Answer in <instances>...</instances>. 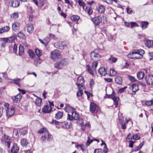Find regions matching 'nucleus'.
I'll use <instances>...</instances> for the list:
<instances>
[{"label": "nucleus", "instance_id": "4c0bfd02", "mask_svg": "<svg viewBox=\"0 0 153 153\" xmlns=\"http://www.w3.org/2000/svg\"><path fill=\"white\" fill-rule=\"evenodd\" d=\"M114 102L115 103V105L116 106V107H117V105H118V100H119V98L118 97H115L114 96V97L112 99Z\"/></svg>", "mask_w": 153, "mask_h": 153}, {"label": "nucleus", "instance_id": "0e129e2a", "mask_svg": "<svg viewBox=\"0 0 153 153\" xmlns=\"http://www.w3.org/2000/svg\"><path fill=\"white\" fill-rule=\"evenodd\" d=\"M17 45L15 44L13 46V52L14 53H16L17 50Z\"/></svg>", "mask_w": 153, "mask_h": 153}, {"label": "nucleus", "instance_id": "9d476101", "mask_svg": "<svg viewBox=\"0 0 153 153\" xmlns=\"http://www.w3.org/2000/svg\"><path fill=\"white\" fill-rule=\"evenodd\" d=\"M14 108L13 106L10 107L6 110V115L8 117H10L13 116L15 113Z\"/></svg>", "mask_w": 153, "mask_h": 153}, {"label": "nucleus", "instance_id": "7ed1b4c3", "mask_svg": "<svg viewBox=\"0 0 153 153\" xmlns=\"http://www.w3.org/2000/svg\"><path fill=\"white\" fill-rule=\"evenodd\" d=\"M128 56L131 59H140L142 58L143 56L141 54H138L136 50H134L132 53L128 54Z\"/></svg>", "mask_w": 153, "mask_h": 153}, {"label": "nucleus", "instance_id": "a18cd8bd", "mask_svg": "<svg viewBox=\"0 0 153 153\" xmlns=\"http://www.w3.org/2000/svg\"><path fill=\"white\" fill-rule=\"evenodd\" d=\"M19 16L18 13L15 12L12 14L11 17L12 18H13L14 19H16L18 18Z\"/></svg>", "mask_w": 153, "mask_h": 153}, {"label": "nucleus", "instance_id": "e433bc0d", "mask_svg": "<svg viewBox=\"0 0 153 153\" xmlns=\"http://www.w3.org/2000/svg\"><path fill=\"white\" fill-rule=\"evenodd\" d=\"M105 11V8L103 5H101L99 6V8L98 11L99 13H102Z\"/></svg>", "mask_w": 153, "mask_h": 153}, {"label": "nucleus", "instance_id": "cd10ccee", "mask_svg": "<svg viewBox=\"0 0 153 153\" xmlns=\"http://www.w3.org/2000/svg\"><path fill=\"white\" fill-rule=\"evenodd\" d=\"M79 91L77 93V97H80L83 94V91L85 89V88H82L81 87H78Z\"/></svg>", "mask_w": 153, "mask_h": 153}, {"label": "nucleus", "instance_id": "1a4fd4ad", "mask_svg": "<svg viewBox=\"0 0 153 153\" xmlns=\"http://www.w3.org/2000/svg\"><path fill=\"white\" fill-rule=\"evenodd\" d=\"M90 57L91 60L94 61L99 60L100 59L101 56L99 54L93 51L90 54Z\"/></svg>", "mask_w": 153, "mask_h": 153}, {"label": "nucleus", "instance_id": "393cba45", "mask_svg": "<svg viewBox=\"0 0 153 153\" xmlns=\"http://www.w3.org/2000/svg\"><path fill=\"white\" fill-rule=\"evenodd\" d=\"M33 25L32 24H29L27 26V31L30 33H32L33 30Z\"/></svg>", "mask_w": 153, "mask_h": 153}, {"label": "nucleus", "instance_id": "864d4df0", "mask_svg": "<svg viewBox=\"0 0 153 153\" xmlns=\"http://www.w3.org/2000/svg\"><path fill=\"white\" fill-rule=\"evenodd\" d=\"M51 123L53 124H55L56 125H59L60 124V122L55 120L53 119Z\"/></svg>", "mask_w": 153, "mask_h": 153}, {"label": "nucleus", "instance_id": "c03bdc74", "mask_svg": "<svg viewBox=\"0 0 153 153\" xmlns=\"http://www.w3.org/2000/svg\"><path fill=\"white\" fill-rule=\"evenodd\" d=\"M78 3L79 4V5L81 7H83V9H84V7H85V3L81 0H78Z\"/></svg>", "mask_w": 153, "mask_h": 153}, {"label": "nucleus", "instance_id": "6e6552de", "mask_svg": "<svg viewBox=\"0 0 153 153\" xmlns=\"http://www.w3.org/2000/svg\"><path fill=\"white\" fill-rule=\"evenodd\" d=\"M145 80L148 85L153 84V76L151 74L147 75L145 78Z\"/></svg>", "mask_w": 153, "mask_h": 153}, {"label": "nucleus", "instance_id": "a211bd4d", "mask_svg": "<svg viewBox=\"0 0 153 153\" xmlns=\"http://www.w3.org/2000/svg\"><path fill=\"white\" fill-rule=\"evenodd\" d=\"M22 98V95L20 94H19L16 96H15L13 98L14 102H20Z\"/></svg>", "mask_w": 153, "mask_h": 153}, {"label": "nucleus", "instance_id": "f8f14e48", "mask_svg": "<svg viewBox=\"0 0 153 153\" xmlns=\"http://www.w3.org/2000/svg\"><path fill=\"white\" fill-rule=\"evenodd\" d=\"M20 24L18 22H15L12 25V29L15 32H18L20 29Z\"/></svg>", "mask_w": 153, "mask_h": 153}, {"label": "nucleus", "instance_id": "4468645a", "mask_svg": "<svg viewBox=\"0 0 153 153\" xmlns=\"http://www.w3.org/2000/svg\"><path fill=\"white\" fill-rule=\"evenodd\" d=\"M54 45L57 48L60 49H63L66 46L65 45L63 44V42H56L54 44Z\"/></svg>", "mask_w": 153, "mask_h": 153}, {"label": "nucleus", "instance_id": "69168bd1", "mask_svg": "<svg viewBox=\"0 0 153 153\" xmlns=\"http://www.w3.org/2000/svg\"><path fill=\"white\" fill-rule=\"evenodd\" d=\"M23 36L24 34L21 32H19L18 34V36L20 39L23 38Z\"/></svg>", "mask_w": 153, "mask_h": 153}, {"label": "nucleus", "instance_id": "13d9d810", "mask_svg": "<svg viewBox=\"0 0 153 153\" xmlns=\"http://www.w3.org/2000/svg\"><path fill=\"white\" fill-rule=\"evenodd\" d=\"M8 38L9 39V40H8L9 42H13L15 40V39L13 37H11Z\"/></svg>", "mask_w": 153, "mask_h": 153}, {"label": "nucleus", "instance_id": "bf43d9fd", "mask_svg": "<svg viewBox=\"0 0 153 153\" xmlns=\"http://www.w3.org/2000/svg\"><path fill=\"white\" fill-rule=\"evenodd\" d=\"M94 153H102V150L101 149H95Z\"/></svg>", "mask_w": 153, "mask_h": 153}, {"label": "nucleus", "instance_id": "412c9836", "mask_svg": "<svg viewBox=\"0 0 153 153\" xmlns=\"http://www.w3.org/2000/svg\"><path fill=\"white\" fill-rule=\"evenodd\" d=\"M10 28L8 26H6L0 28V33L8 32L10 30Z\"/></svg>", "mask_w": 153, "mask_h": 153}, {"label": "nucleus", "instance_id": "f704fd0d", "mask_svg": "<svg viewBox=\"0 0 153 153\" xmlns=\"http://www.w3.org/2000/svg\"><path fill=\"white\" fill-rule=\"evenodd\" d=\"M117 60V58L114 57L112 55H111L109 58V61L113 63L116 62Z\"/></svg>", "mask_w": 153, "mask_h": 153}, {"label": "nucleus", "instance_id": "473e14b6", "mask_svg": "<svg viewBox=\"0 0 153 153\" xmlns=\"http://www.w3.org/2000/svg\"><path fill=\"white\" fill-rule=\"evenodd\" d=\"M117 72L114 68L111 69L109 71V75L111 76H115L117 74Z\"/></svg>", "mask_w": 153, "mask_h": 153}, {"label": "nucleus", "instance_id": "5701e85b", "mask_svg": "<svg viewBox=\"0 0 153 153\" xmlns=\"http://www.w3.org/2000/svg\"><path fill=\"white\" fill-rule=\"evenodd\" d=\"M145 45L148 48H150L153 47V42L152 41V43L151 40H147L146 41Z\"/></svg>", "mask_w": 153, "mask_h": 153}, {"label": "nucleus", "instance_id": "2eb2a0df", "mask_svg": "<svg viewBox=\"0 0 153 153\" xmlns=\"http://www.w3.org/2000/svg\"><path fill=\"white\" fill-rule=\"evenodd\" d=\"M19 150V147L16 144H14L11 147L10 152L11 153H17Z\"/></svg>", "mask_w": 153, "mask_h": 153}, {"label": "nucleus", "instance_id": "58836bf2", "mask_svg": "<svg viewBox=\"0 0 153 153\" xmlns=\"http://www.w3.org/2000/svg\"><path fill=\"white\" fill-rule=\"evenodd\" d=\"M145 104L148 106H150L153 105V99L150 100H146L145 101Z\"/></svg>", "mask_w": 153, "mask_h": 153}, {"label": "nucleus", "instance_id": "aec40b11", "mask_svg": "<svg viewBox=\"0 0 153 153\" xmlns=\"http://www.w3.org/2000/svg\"><path fill=\"white\" fill-rule=\"evenodd\" d=\"M49 106L47 105H45L42 109L43 112L44 113H50L51 110V107L50 108V109H49Z\"/></svg>", "mask_w": 153, "mask_h": 153}, {"label": "nucleus", "instance_id": "09e8293b", "mask_svg": "<svg viewBox=\"0 0 153 153\" xmlns=\"http://www.w3.org/2000/svg\"><path fill=\"white\" fill-rule=\"evenodd\" d=\"M79 123H80L81 127H83L84 126V123L83 122V119L82 118H79Z\"/></svg>", "mask_w": 153, "mask_h": 153}, {"label": "nucleus", "instance_id": "b1692460", "mask_svg": "<svg viewBox=\"0 0 153 153\" xmlns=\"http://www.w3.org/2000/svg\"><path fill=\"white\" fill-rule=\"evenodd\" d=\"M131 89L132 91L135 94L136 92L139 90L138 86L137 84H134L131 85Z\"/></svg>", "mask_w": 153, "mask_h": 153}, {"label": "nucleus", "instance_id": "8fccbe9b", "mask_svg": "<svg viewBox=\"0 0 153 153\" xmlns=\"http://www.w3.org/2000/svg\"><path fill=\"white\" fill-rule=\"evenodd\" d=\"M127 88V87L126 86L123 88H121L118 91V93H121L123 92L124 90Z\"/></svg>", "mask_w": 153, "mask_h": 153}, {"label": "nucleus", "instance_id": "ddd939ff", "mask_svg": "<svg viewBox=\"0 0 153 153\" xmlns=\"http://www.w3.org/2000/svg\"><path fill=\"white\" fill-rule=\"evenodd\" d=\"M9 3L11 7H16L19 5L20 2L19 0H11L10 1Z\"/></svg>", "mask_w": 153, "mask_h": 153}, {"label": "nucleus", "instance_id": "72a5a7b5", "mask_svg": "<svg viewBox=\"0 0 153 153\" xmlns=\"http://www.w3.org/2000/svg\"><path fill=\"white\" fill-rule=\"evenodd\" d=\"M42 100L40 98H37L35 101V103L37 105L40 106L42 104Z\"/></svg>", "mask_w": 153, "mask_h": 153}, {"label": "nucleus", "instance_id": "052dcab7", "mask_svg": "<svg viewBox=\"0 0 153 153\" xmlns=\"http://www.w3.org/2000/svg\"><path fill=\"white\" fill-rule=\"evenodd\" d=\"M142 146V145L141 144H140L135 149H134V151H137L139 150L141 148Z\"/></svg>", "mask_w": 153, "mask_h": 153}, {"label": "nucleus", "instance_id": "de8ad7c7", "mask_svg": "<svg viewBox=\"0 0 153 153\" xmlns=\"http://www.w3.org/2000/svg\"><path fill=\"white\" fill-rule=\"evenodd\" d=\"M103 144L104 145H105V146L104 147V150H103L104 153H107V152H108V150H107L108 149H107V148L106 147V144L105 143H103V142H102V143L101 144V145H102Z\"/></svg>", "mask_w": 153, "mask_h": 153}, {"label": "nucleus", "instance_id": "bb28decb", "mask_svg": "<svg viewBox=\"0 0 153 153\" xmlns=\"http://www.w3.org/2000/svg\"><path fill=\"white\" fill-rule=\"evenodd\" d=\"M27 140L25 139H22L21 140V144L23 147H26L27 144Z\"/></svg>", "mask_w": 153, "mask_h": 153}, {"label": "nucleus", "instance_id": "4be33fe9", "mask_svg": "<svg viewBox=\"0 0 153 153\" xmlns=\"http://www.w3.org/2000/svg\"><path fill=\"white\" fill-rule=\"evenodd\" d=\"M63 113L61 111H58L55 114V118L57 120H59L62 117Z\"/></svg>", "mask_w": 153, "mask_h": 153}, {"label": "nucleus", "instance_id": "e2e57ef3", "mask_svg": "<svg viewBox=\"0 0 153 153\" xmlns=\"http://www.w3.org/2000/svg\"><path fill=\"white\" fill-rule=\"evenodd\" d=\"M77 147H80L81 149L83 151H84L85 149L84 146L82 145H78L77 146H76Z\"/></svg>", "mask_w": 153, "mask_h": 153}, {"label": "nucleus", "instance_id": "a878e982", "mask_svg": "<svg viewBox=\"0 0 153 153\" xmlns=\"http://www.w3.org/2000/svg\"><path fill=\"white\" fill-rule=\"evenodd\" d=\"M144 74L143 72H139L137 74V76L138 79L141 80L144 77Z\"/></svg>", "mask_w": 153, "mask_h": 153}, {"label": "nucleus", "instance_id": "a19ab883", "mask_svg": "<svg viewBox=\"0 0 153 153\" xmlns=\"http://www.w3.org/2000/svg\"><path fill=\"white\" fill-rule=\"evenodd\" d=\"M79 16L77 15H73L71 17V19L74 21H77L79 19Z\"/></svg>", "mask_w": 153, "mask_h": 153}, {"label": "nucleus", "instance_id": "423d86ee", "mask_svg": "<svg viewBox=\"0 0 153 153\" xmlns=\"http://www.w3.org/2000/svg\"><path fill=\"white\" fill-rule=\"evenodd\" d=\"M84 80L82 76H79L77 78V82L76 84L78 87H81L82 88H85L84 86Z\"/></svg>", "mask_w": 153, "mask_h": 153}, {"label": "nucleus", "instance_id": "f3484780", "mask_svg": "<svg viewBox=\"0 0 153 153\" xmlns=\"http://www.w3.org/2000/svg\"><path fill=\"white\" fill-rule=\"evenodd\" d=\"M98 73L101 76H105L107 74L105 67H101L98 70Z\"/></svg>", "mask_w": 153, "mask_h": 153}, {"label": "nucleus", "instance_id": "f257e3e1", "mask_svg": "<svg viewBox=\"0 0 153 153\" xmlns=\"http://www.w3.org/2000/svg\"><path fill=\"white\" fill-rule=\"evenodd\" d=\"M68 63V59H62L57 62L55 64V68H61L66 65Z\"/></svg>", "mask_w": 153, "mask_h": 153}, {"label": "nucleus", "instance_id": "4d7b16f0", "mask_svg": "<svg viewBox=\"0 0 153 153\" xmlns=\"http://www.w3.org/2000/svg\"><path fill=\"white\" fill-rule=\"evenodd\" d=\"M115 96L114 93L113 92V93L111 94V95H107L106 96V97L109 98H111L112 99H113V98L114 97V96Z\"/></svg>", "mask_w": 153, "mask_h": 153}, {"label": "nucleus", "instance_id": "9b49d317", "mask_svg": "<svg viewBox=\"0 0 153 153\" xmlns=\"http://www.w3.org/2000/svg\"><path fill=\"white\" fill-rule=\"evenodd\" d=\"M45 133L46 134L45 135L41 137V139L42 141H44L46 139H47L48 140H50L51 138V136L49 133L48 131L45 130Z\"/></svg>", "mask_w": 153, "mask_h": 153}, {"label": "nucleus", "instance_id": "6e6d98bb", "mask_svg": "<svg viewBox=\"0 0 153 153\" xmlns=\"http://www.w3.org/2000/svg\"><path fill=\"white\" fill-rule=\"evenodd\" d=\"M131 26L132 27H135L139 26V25L137 24L134 22H131Z\"/></svg>", "mask_w": 153, "mask_h": 153}, {"label": "nucleus", "instance_id": "c85d7f7f", "mask_svg": "<svg viewBox=\"0 0 153 153\" xmlns=\"http://www.w3.org/2000/svg\"><path fill=\"white\" fill-rule=\"evenodd\" d=\"M141 27L143 29L146 28L149 25V23L146 21H143L141 23Z\"/></svg>", "mask_w": 153, "mask_h": 153}, {"label": "nucleus", "instance_id": "49530a36", "mask_svg": "<svg viewBox=\"0 0 153 153\" xmlns=\"http://www.w3.org/2000/svg\"><path fill=\"white\" fill-rule=\"evenodd\" d=\"M98 65V62L97 61H95L92 64V68L94 70H95Z\"/></svg>", "mask_w": 153, "mask_h": 153}, {"label": "nucleus", "instance_id": "37998d69", "mask_svg": "<svg viewBox=\"0 0 153 153\" xmlns=\"http://www.w3.org/2000/svg\"><path fill=\"white\" fill-rule=\"evenodd\" d=\"M35 52L36 54L39 57L42 55L41 51L38 49H35Z\"/></svg>", "mask_w": 153, "mask_h": 153}, {"label": "nucleus", "instance_id": "3c124183", "mask_svg": "<svg viewBox=\"0 0 153 153\" xmlns=\"http://www.w3.org/2000/svg\"><path fill=\"white\" fill-rule=\"evenodd\" d=\"M85 93L87 95V97L88 99L89 100V98L91 96H92L93 95L91 93H89L88 91H85Z\"/></svg>", "mask_w": 153, "mask_h": 153}, {"label": "nucleus", "instance_id": "20e7f679", "mask_svg": "<svg viewBox=\"0 0 153 153\" xmlns=\"http://www.w3.org/2000/svg\"><path fill=\"white\" fill-rule=\"evenodd\" d=\"M105 17L103 16H99L95 17L92 19V20L93 23L95 25H98L102 22L103 19H104Z\"/></svg>", "mask_w": 153, "mask_h": 153}, {"label": "nucleus", "instance_id": "6ab92c4d", "mask_svg": "<svg viewBox=\"0 0 153 153\" xmlns=\"http://www.w3.org/2000/svg\"><path fill=\"white\" fill-rule=\"evenodd\" d=\"M95 141L97 142V143L99 142V140L97 139H93L91 140L90 139L89 137H88V140L86 142L85 145L87 147L90 145V144L92 143L93 141Z\"/></svg>", "mask_w": 153, "mask_h": 153}, {"label": "nucleus", "instance_id": "603ef678", "mask_svg": "<svg viewBox=\"0 0 153 153\" xmlns=\"http://www.w3.org/2000/svg\"><path fill=\"white\" fill-rule=\"evenodd\" d=\"M136 51L137 53L139 54H143L144 53V51L143 50L140 49L139 50H136Z\"/></svg>", "mask_w": 153, "mask_h": 153}, {"label": "nucleus", "instance_id": "2f4dec72", "mask_svg": "<svg viewBox=\"0 0 153 153\" xmlns=\"http://www.w3.org/2000/svg\"><path fill=\"white\" fill-rule=\"evenodd\" d=\"M21 79L19 78H17L15 79H13L11 80V82L14 83L15 84L19 85V82H20Z\"/></svg>", "mask_w": 153, "mask_h": 153}, {"label": "nucleus", "instance_id": "39448f33", "mask_svg": "<svg viewBox=\"0 0 153 153\" xmlns=\"http://www.w3.org/2000/svg\"><path fill=\"white\" fill-rule=\"evenodd\" d=\"M51 55L52 59H55L60 56V52L58 50H55L51 53Z\"/></svg>", "mask_w": 153, "mask_h": 153}, {"label": "nucleus", "instance_id": "dca6fc26", "mask_svg": "<svg viewBox=\"0 0 153 153\" xmlns=\"http://www.w3.org/2000/svg\"><path fill=\"white\" fill-rule=\"evenodd\" d=\"M64 110L66 112L68 113L71 114L73 111H74V108L69 106V105L66 104L65 105L64 108Z\"/></svg>", "mask_w": 153, "mask_h": 153}, {"label": "nucleus", "instance_id": "774afa93", "mask_svg": "<svg viewBox=\"0 0 153 153\" xmlns=\"http://www.w3.org/2000/svg\"><path fill=\"white\" fill-rule=\"evenodd\" d=\"M63 124L65 125V127L66 128H69V125L68 123L67 122H64L63 123Z\"/></svg>", "mask_w": 153, "mask_h": 153}, {"label": "nucleus", "instance_id": "c756f323", "mask_svg": "<svg viewBox=\"0 0 153 153\" xmlns=\"http://www.w3.org/2000/svg\"><path fill=\"white\" fill-rule=\"evenodd\" d=\"M24 48L23 46L20 45L19 47V55L21 56L24 53Z\"/></svg>", "mask_w": 153, "mask_h": 153}, {"label": "nucleus", "instance_id": "79ce46f5", "mask_svg": "<svg viewBox=\"0 0 153 153\" xmlns=\"http://www.w3.org/2000/svg\"><path fill=\"white\" fill-rule=\"evenodd\" d=\"M86 70L90 74L93 75V72L89 65H86Z\"/></svg>", "mask_w": 153, "mask_h": 153}, {"label": "nucleus", "instance_id": "338daca9", "mask_svg": "<svg viewBox=\"0 0 153 153\" xmlns=\"http://www.w3.org/2000/svg\"><path fill=\"white\" fill-rule=\"evenodd\" d=\"M105 80L108 82H111L112 81V79L109 78H105L104 79Z\"/></svg>", "mask_w": 153, "mask_h": 153}, {"label": "nucleus", "instance_id": "7c9ffc66", "mask_svg": "<svg viewBox=\"0 0 153 153\" xmlns=\"http://www.w3.org/2000/svg\"><path fill=\"white\" fill-rule=\"evenodd\" d=\"M116 83L120 85L122 82V79L120 77H116L115 79Z\"/></svg>", "mask_w": 153, "mask_h": 153}, {"label": "nucleus", "instance_id": "ea45409f", "mask_svg": "<svg viewBox=\"0 0 153 153\" xmlns=\"http://www.w3.org/2000/svg\"><path fill=\"white\" fill-rule=\"evenodd\" d=\"M28 53L30 56V58H33L34 57L35 55L33 51L30 50H29L28 51Z\"/></svg>", "mask_w": 153, "mask_h": 153}, {"label": "nucleus", "instance_id": "680f3d73", "mask_svg": "<svg viewBox=\"0 0 153 153\" xmlns=\"http://www.w3.org/2000/svg\"><path fill=\"white\" fill-rule=\"evenodd\" d=\"M39 4L40 5V7H42L45 4L44 0H39Z\"/></svg>", "mask_w": 153, "mask_h": 153}, {"label": "nucleus", "instance_id": "c9c22d12", "mask_svg": "<svg viewBox=\"0 0 153 153\" xmlns=\"http://www.w3.org/2000/svg\"><path fill=\"white\" fill-rule=\"evenodd\" d=\"M41 62V61L39 57H38L37 58H36L34 60V64L36 66H37L38 64H40Z\"/></svg>", "mask_w": 153, "mask_h": 153}, {"label": "nucleus", "instance_id": "0eeeda50", "mask_svg": "<svg viewBox=\"0 0 153 153\" xmlns=\"http://www.w3.org/2000/svg\"><path fill=\"white\" fill-rule=\"evenodd\" d=\"M90 111L92 113L97 112L99 109V107L94 102H91L90 107Z\"/></svg>", "mask_w": 153, "mask_h": 153}, {"label": "nucleus", "instance_id": "5fc2aeb1", "mask_svg": "<svg viewBox=\"0 0 153 153\" xmlns=\"http://www.w3.org/2000/svg\"><path fill=\"white\" fill-rule=\"evenodd\" d=\"M128 77L129 79L132 82H134L136 80L135 78L134 77L132 76H129Z\"/></svg>", "mask_w": 153, "mask_h": 153}, {"label": "nucleus", "instance_id": "f03ea898", "mask_svg": "<svg viewBox=\"0 0 153 153\" xmlns=\"http://www.w3.org/2000/svg\"><path fill=\"white\" fill-rule=\"evenodd\" d=\"M79 118L78 114L74 111H73L71 114H68L67 120L71 121L78 120Z\"/></svg>", "mask_w": 153, "mask_h": 153}]
</instances>
